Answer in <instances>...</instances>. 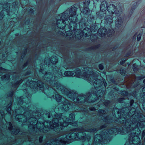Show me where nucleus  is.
<instances>
[{
	"label": "nucleus",
	"instance_id": "4d7b16f0",
	"mask_svg": "<svg viewBox=\"0 0 145 145\" xmlns=\"http://www.w3.org/2000/svg\"><path fill=\"white\" fill-rule=\"evenodd\" d=\"M42 70L41 69V70H40V72H42V73L43 74H44V72H42Z\"/></svg>",
	"mask_w": 145,
	"mask_h": 145
},
{
	"label": "nucleus",
	"instance_id": "f3484780",
	"mask_svg": "<svg viewBox=\"0 0 145 145\" xmlns=\"http://www.w3.org/2000/svg\"><path fill=\"white\" fill-rule=\"evenodd\" d=\"M82 32L83 35L86 37L90 35L91 30L88 27H86L84 29Z\"/></svg>",
	"mask_w": 145,
	"mask_h": 145
},
{
	"label": "nucleus",
	"instance_id": "a19ab883",
	"mask_svg": "<svg viewBox=\"0 0 145 145\" xmlns=\"http://www.w3.org/2000/svg\"><path fill=\"white\" fill-rule=\"evenodd\" d=\"M89 109L91 111H94L96 110L95 108L94 107H92L89 108Z\"/></svg>",
	"mask_w": 145,
	"mask_h": 145
},
{
	"label": "nucleus",
	"instance_id": "7ed1b4c3",
	"mask_svg": "<svg viewBox=\"0 0 145 145\" xmlns=\"http://www.w3.org/2000/svg\"><path fill=\"white\" fill-rule=\"evenodd\" d=\"M124 108L121 110H118L117 114L118 115V121L123 125V128L120 126H118L117 129H115L112 133H117L120 132L121 135H124L127 133L129 135V137L128 141L124 145H144L141 143L139 137L138 135H139L141 131L139 128H142L145 127V121H143L145 117L144 115L137 116L134 114L136 111L135 108H133L130 110L129 112L131 113V112H133V114L132 115V118L134 119L126 120L124 117H122L123 116H126L127 113H123V111Z\"/></svg>",
	"mask_w": 145,
	"mask_h": 145
},
{
	"label": "nucleus",
	"instance_id": "2f4dec72",
	"mask_svg": "<svg viewBox=\"0 0 145 145\" xmlns=\"http://www.w3.org/2000/svg\"><path fill=\"white\" fill-rule=\"evenodd\" d=\"M141 35V33H140L138 35H137V40L139 41L140 40Z\"/></svg>",
	"mask_w": 145,
	"mask_h": 145
},
{
	"label": "nucleus",
	"instance_id": "e433bc0d",
	"mask_svg": "<svg viewBox=\"0 0 145 145\" xmlns=\"http://www.w3.org/2000/svg\"><path fill=\"white\" fill-rule=\"evenodd\" d=\"M43 136H41L39 137V141L40 142H41L42 141V138Z\"/></svg>",
	"mask_w": 145,
	"mask_h": 145
},
{
	"label": "nucleus",
	"instance_id": "37998d69",
	"mask_svg": "<svg viewBox=\"0 0 145 145\" xmlns=\"http://www.w3.org/2000/svg\"><path fill=\"white\" fill-rule=\"evenodd\" d=\"M47 115L48 116V118H50L51 117L50 113L49 112L47 113Z\"/></svg>",
	"mask_w": 145,
	"mask_h": 145
},
{
	"label": "nucleus",
	"instance_id": "dca6fc26",
	"mask_svg": "<svg viewBox=\"0 0 145 145\" xmlns=\"http://www.w3.org/2000/svg\"><path fill=\"white\" fill-rule=\"evenodd\" d=\"M58 137L57 138H53L51 139L50 140V143L49 144L48 143V142L44 145H59L58 144Z\"/></svg>",
	"mask_w": 145,
	"mask_h": 145
},
{
	"label": "nucleus",
	"instance_id": "2eb2a0df",
	"mask_svg": "<svg viewBox=\"0 0 145 145\" xmlns=\"http://www.w3.org/2000/svg\"><path fill=\"white\" fill-rule=\"evenodd\" d=\"M9 127H8V129L11 131L12 133L15 135H16L19 133L20 131L19 129L16 128L14 129L12 128V123L11 122L9 123Z\"/></svg>",
	"mask_w": 145,
	"mask_h": 145
},
{
	"label": "nucleus",
	"instance_id": "5fc2aeb1",
	"mask_svg": "<svg viewBox=\"0 0 145 145\" xmlns=\"http://www.w3.org/2000/svg\"><path fill=\"white\" fill-rule=\"evenodd\" d=\"M3 17V15H2L1 16V19H2Z\"/></svg>",
	"mask_w": 145,
	"mask_h": 145
},
{
	"label": "nucleus",
	"instance_id": "9d476101",
	"mask_svg": "<svg viewBox=\"0 0 145 145\" xmlns=\"http://www.w3.org/2000/svg\"><path fill=\"white\" fill-rule=\"evenodd\" d=\"M26 84L27 85L32 88H34L37 87L42 88L44 86L42 83L39 80L37 82L33 80H30L29 82H26Z\"/></svg>",
	"mask_w": 145,
	"mask_h": 145
},
{
	"label": "nucleus",
	"instance_id": "c85d7f7f",
	"mask_svg": "<svg viewBox=\"0 0 145 145\" xmlns=\"http://www.w3.org/2000/svg\"><path fill=\"white\" fill-rule=\"evenodd\" d=\"M121 95L123 96H127L128 94V93L126 91H123L121 92Z\"/></svg>",
	"mask_w": 145,
	"mask_h": 145
},
{
	"label": "nucleus",
	"instance_id": "a18cd8bd",
	"mask_svg": "<svg viewBox=\"0 0 145 145\" xmlns=\"http://www.w3.org/2000/svg\"><path fill=\"white\" fill-rule=\"evenodd\" d=\"M0 71H7V70H6V69L3 68L2 67H1L0 68Z\"/></svg>",
	"mask_w": 145,
	"mask_h": 145
},
{
	"label": "nucleus",
	"instance_id": "72a5a7b5",
	"mask_svg": "<svg viewBox=\"0 0 145 145\" xmlns=\"http://www.w3.org/2000/svg\"><path fill=\"white\" fill-rule=\"evenodd\" d=\"M123 100H124L123 98H119L118 99V101L120 103H123Z\"/></svg>",
	"mask_w": 145,
	"mask_h": 145
},
{
	"label": "nucleus",
	"instance_id": "9b49d317",
	"mask_svg": "<svg viewBox=\"0 0 145 145\" xmlns=\"http://www.w3.org/2000/svg\"><path fill=\"white\" fill-rule=\"evenodd\" d=\"M62 101V103L63 104L62 107V109L65 111L68 110L71 105L70 102L66 99H63Z\"/></svg>",
	"mask_w": 145,
	"mask_h": 145
},
{
	"label": "nucleus",
	"instance_id": "39448f33",
	"mask_svg": "<svg viewBox=\"0 0 145 145\" xmlns=\"http://www.w3.org/2000/svg\"><path fill=\"white\" fill-rule=\"evenodd\" d=\"M54 78L53 76L50 72H46L44 75L43 78L44 80L46 81V84L47 85L48 87L47 88L44 89L42 91V92L45 94L47 96L50 98H54V94L55 93V96L56 101L59 102H63L62 101L63 99L65 98L62 97V96L58 93L57 92L59 91L57 89L54 87V86H56V82H58L57 81L54 80V79L57 80V78H62L64 76L62 73L61 71L59 69L56 70L54 71Z\"/></svg>",
	"mask_w": 145,
	"mask_h": 145
},
{
	"label": "nucleus",
	"instance_id": "bf43d9fd",
	"mask_svg": "<svg viewBox=\"0 0 145 145\" xmlns=\"http://www.w3.org/2000/svg\"><path fill=\"white\" fill-rule=\"evenodd\" d=\"M135 93V92H133V94L134 95H135V94H134V93Z\"/></svg>",
	"mask_w": 145,
	"mask_h": 145
},
{
	"label": "nucleus",
	"instance_id": "69168bd1",
	"mask_svg": "<svg viewBox=\"0 0 145 145\" xmlns=\"http://www.w3.org/2000/svg\"><path fill=\"white\" fill-rule=\"evenodd\" d=\"M84 3V4H86V2Z\"/></svg>",
	"mask_w": 145,
	"mask_h": 145
},
{
	"label": "nucleus",
	"instance_id": "20e7f679",
	"mask_svg": "<svg viewBox=\"0 0 145 145\" xmlns=\"http://www.w3.org/2000/svg\"><path fill=\"white\" fill-rule=\"evenodd\" d=\"M86 125H83L81 128L72 129L68 133L61 132L58 137V144L59 145H65L73 141L80 140H89L90 137L86 135L85 131L93 132L97 131L96 128L88 129Z\"/></svg>",
	"mask_w": 145,
	"mask_h": 145
},
{
	"label": "nucleus",
	"instance_id": "052dcab7",
	"mask_svg": "<svg viewBox=\"0 0 145 145\" xmlns=\"http://www.w3.org/2000/svg\"><path fill=\"white\" fill-rule=\"evenodd\" d=\"M74 18H72V20H74Z\"/></svg>",
	"mask_w": 145,
	"mask_h": 145
},
{
	"label": "nucleus",
	"instance_id": "aec40b11",
	"mask_svg": "<svg viewBox=\"0 0 145 145\" xmlns=\"http://www.w3.org/2000/svg\"><path fill=\"white\" fill-rule=\"evenodd\" d=\"M112 17L111 15L106 16L105 18V22L109 24L113 22Z\"/></svg>",
	"mask_w": 145,
	"mask_h": 145
},
{
	"label": "nucleus",
	"instance_id": "bb28decb",
	"mask_svg": "<svg viewBox=\"0 0 145 145\" xmlns=\"http://www.w3.org/2000/svg\"><path fill=\"white\" fill-rule=\"evenodd\" d=\"M68 125L70 124L72 126H76L77 125V124L76 122L74 121H72L71 122H68Z\"/></svg>",
	"mask_w": 145,
	"mask_h": 145
},
{
	"label": "nucleus",
	"instance_id": "603ef678",
	"mask_svg": "<svg viewBox=\"0 0 145 145\" xmlns=\"http://www.w3.org/2000/svg\"><path fill=\"white\" fill-rule=\"evenodd\" d=\"M30 12H31V13H32V12H33V9H31V10H30Z\"/></svg>",
	"mask_w": 145,
	"mask_h": 145
},
{
	"label": "nucleus",
	"instance_id": "6ab92c4d",
	"mask_svg": "<svg viewBox=\"0 0 145 145\" xmlns=\"http://www.w3.org/2000/svg\"><path fill=\"white\" fill-rule=\"evenodd\" d=\"M73 32L74 33H73L74 34V37H75L76 38V37H79V36H79L80 37H81V36L82 35V31L80 29H77V30H73Z\"/></svg>",
	"mask_w": 145,
	"mask_h": 145
},
{
	"label": "nucleus",
	"instance_id": "f03ea898",
	"mask_svg": "<svg viewBox=\"0 0 145 145\" xmlns=\"http://www.w3.org/2000/svg\"><path fill=\"white\" fill-rule=\"evenodd\" d=\"M103 83L104 86H106L105 84L103 81L99 79H96L93 82L94 89H93L91 91V92H89L86 95L81 94L79 95L76 91L65 88L63 86L61 85L59 82H56V85L54 86V87L57 89L59 91L64 95H66L69 98L72 99L75 103L78 104L79 105L76 104L74 105V108L77 112H82L85 115L88 112L89 110L84 106H80L81 105H84L85 102H93L95 101L100 99H101L103 97L105 93V90H103L102 86Z\"/></svg>",
	"mask_w": 145,
	"mask_h": 145
},
{
	"label": "nucleus",
	"instance_id": "f704fd0d",
	"mask_svg": "<svg viewBox=\"0 0 145 145\" xmlns=\"http://www.w3.org/2000/svg\"><path fill=\"white\" fill-rule=\"evenodd\" d=\"M134 103V101L133 100H131L129 104V107H131L132 106L133 103Z\"/></svg>",
	"mask_w": 145,
	"mask_h": 145
},
{
	"label": "nucleus",
	"instance_id": "8fccbe9b",
	"mask_svg": "<svg viewBox=\"0 0 145 145\" xmlns=\"http://www.w3.org/2000/svg\"><path fill=\"white\" fill-rule=\"evenodd\" d=\"M27 63H26L24 65V67L26 66H27Z\"/></svg>",
	"mask_w": 145,
	"mask_h": 145
},
{
	"label": "nucleus",
	"instance_id": "393cba45",
	"mask_svg": "<svg viewBox=\"0 0 145 145\" xmlns=\"http://www.w3.org/2000/svg\"><path fill=\"white\" fill-rule=\"evenodd\" d=\"M10 75L8 74H6L3 76L1 77V78L3 80H7L10 78Z\"/></svg>",
	"mask_w": 145,
	"mask_h": 145
},
{
	"label": "nucleus",
	"instance_id": "ddd939ff",
	"mask_svg": "<svg viewBox=\"0 0 145 145\" xmlns=\"http://www.w3.org/2000/svg\"><path fill=\"white\" fill-rule=\"evenodd\" d=\"M23 81L22 79L19 80L16 83L12 84V88H14V90L12 91V92L10 93L8 95V97H11L13 95L14 91L16 90L18 86L22 83Z\"/></svg>",
	"mask_w": 145,
	"mask_h": 145
},
{
	"label": "nucleus",
	"instance_id": "4c0bfd02",
	"mask_svg": "<svg viewBox=\"0 0 145 145\" xmlns=\"http://www.w3.org/2000/svg\"><path fill=\"white\" fill-rule=\"evenodd\" d=\"M27 139H26V140H27L29 141H33V139L32 138H32H31L29 137H27Z\"/></svg>",
	"mask_w": 145,
	"mask_h": 145
},
{
	"label": "nucleus",
	"instance_id": "79ce46f5",
	"mask_svg": "<svg viewBox=\"0 0 145 145\" xmlns=\"http://www.w3.org/2000/svg\"><path fill=\"white\" fill-rule=\"evenodd\" d=\"M107 126V125L106 124H104V125L101 126L100 127V129H102L103 128H104L105 127H106Z\"/></svg>",
	"mask_w": 145,
	"mask_h": 145
},
{
	"label": "nucleus",
	"instance_id": "473e14b6",
	"mask_svg": "<svg viewBox=\"0 0 145 145\" xmlns=\"http://www.w3.org/2000/svg\"><path fill=\"white\" fill-rule=\"evenodd\" d=\"M120 73L122 75H124L125 74V71L123 69H120Z\"/></svg>",
	"mask_w": 145,
	"mask_h": 145
},
{
	"label": "nucleus",
	"instance_id": "a211bd4d",
	"mask_svg": "<svg viewBox=\"0 0 145 145\" xmlns=\"http://www.w3.org/2000/svg\"><path fill=\"white\" fill-rule=\"evenodd\" d=\"M107 3L106 2L104 1L101 2L100 6V9L102 11L106 10L107 8Z\"/></svg>",
	"mask_w": 145,
	"mask_h": 145
},
{
	"label": "nucleus",
	"instance_id": "774afa93",
	"mask_svg": "<svg viewBox=\"0 0 145 145\" xmlns=\"http://www.w3.org/2000/svg\"><path fill=\"white\" fill-rule=\"evenodd\" d=\"M35 134L36 135H37V134L36 133H35Z\"/></svg>",
	"mask_w": 145,
	"mask_h": 145
},
{
	"label": "nucleus",
	"instance_id": "1a4fd4ad",
	"mask_svg": "<svg viewBox=\"0 0 145 145\" xmlns=\"http://www.w3.org/2000/svg\"><path fill=\"white\" fill-rule=\"evenodd\" d=\"M98 35L103 37L107 35L108 37H110L113 33L114 31L109 29H106L105 28H100L98 31Z\"/></svg>",
	"mask_w": 145,
	"mask_h": 145
},
{
	"label": "nucleus",
	"instance_id": "6e6552de",
	"mask_svg": "<svg viewBox=\"0 0 145 145\" xmlns=\"http://www.w3.org/2000/svg\"><path fill=\"white\" fill-rule=\"evenodd\" d=\"M118 129L117 127H114L107 130H104L101 133V135L99 134L97 135L94 136V142L98 144H107L110 142L111 139L110 135L116 133H112L111 132L114 131L115 129Z\"/></svg>",
	"mask_w": 145,
	"mask_h": 145
},
{
	"label": "nucleus",
	"instance_id": "412c9836",
	"mask_svg": "<svg viewBox=\"0 0 145 145\" xmlns=\"http://www.w3.org/2000/svg\"><path fill=\"white\" fill-rule=\"evenodd\" d=\"M73 31H67L66 32V37L68 38H71L74 37Z\"/></svg>",
	"mask_w": 145,
	"mask_h": 145
},
{
	"label": "nucleus",
	"instance_id": "f257e3e1",
	"mask_svg": "<svg viewBox=\"0 0 145 145\" xmlns=\"http://www.w3.org/2000/svg\"><path fill=\"white\" fill-rule=\"evenodd\" d=\"M25 97H21L16 99L17 103H15L18 106L15 113L16 115L15 120L19 122L24 123L28 125V127L30 130L34 132H42L44 133L47 132L50 128L52 129L57 132H61L63 127L68 125V122L69 120H72L75 118L74 114L72 113L69 115L68 118L66 116L61 114H57L55 111L52 112L51 115L53 118L52 121H46L42 123L37 122V118L33 117H30V95L27 92L25 93Z\"/></svg>",
	"mask_w": 145,
	"mask_h": 145
},
{
	"label": "nucleus",
	"instance_id": "864d4df0",
	"mask_svg": "<svg viewBox=\"0 0 145 145\" xmlns=\"http://www.w3.org/2000/svg\"><path fill=\"white\" fill-rule=\"evenodd\" d=\"M94 36H93L92 35H91L90 37V39L91 40H93V39H91V37H93Z\"/></svg>",
	"mask_w": 145,
	"mask_h": 145
},
{
	"label": "nucleus",
	"instance_id": "c756f323",
	"mask_svg": "<svg viewBox=\"0 0 145 145\" xmlns=\"http://www.w3.org/2000/svg\"><path fill=\"white\" fill-rule=\"evenodd\" d=\"M104 104L106 106H107L110 104V102L108 100L105 101V102H103Z\"/></svg>",
	"mask_w": 145,
	"mask_h": 145
},
{
	"label": "nucleus",
	"instance_id": "5701e85b",
	"mask_svg": "<svg viewBox=\"0 0 145 145\" xmlns=\"http://www.w3.org/2000/svg\"><path fill=\"white\" fill-rule=\"evenodd\" d=\"M80 9L81 12L83 13L84 14L88 15L90 12V10L88 7H85L82 10L81 7L80 8Z\"/></svg>",
	"mask_w": 145,
	"mask_h": 145
},
{
	"label": "nucleus",
	"instance_id": "13d9d810",
	"mask_svg": "<svg viewBox=\"0 0 145 145\" xmlns=\"http://www.w3.org/2000/svg\"><path fill=\"white\" fill-rule=\"evenodd\" d=\"M2 73L1 71H0V75Z\"/></svg>",
	"mask_w": 145,
	"mask_h": 145
},
{
	"label": "nucleus",
	"instance_id": "3c124183",
	"mask_svg": "<svg viewBox=\"0 0 145 145\" xmlns=\"http://www.w3.org/2000/svg\"><path fill=\"white\" fill-rule=\"evenodd\" d=\"M125 61H123V62H121V61L120 62V64L121 65H122L123 64V63H124Z\"/></svg>",
	"mask_w": 145,
	"mask_h": 145
},
{
	"label": "nucleus",
	"instance_id": "7c9ffc66",
	"mask_svg": "<svg viewBox=\"0 0 145 145\" xmlns=\"http://www.w3.org/2000/svg\"><path fill=\"white\" fill-rule=\"evenodd\" d=\"M142 138H144V141L145 142V129L143 131L142 134Z\"/></svg>",
	"mask_w": 145,
	"mask_h": 145
},
{
	"label": "nucleus",
	"instance_id": "4be33fe9",
	"mask_svg": "<svg viewBox=\"0 0 145 145\" xmlns=\"http://www.w3.org/2000/svg\"><path fill=\"white\" fill-rule=\"evenodd\" d=\"M50 62L52 64H55L58 62V58L56 56H52Z\"/></svg>",
	"mask_w": 145,
	"mask_h": 145
},
{
	"label": "nucleus",
	"instance_id": "e2e57ef3",
	"mask_svg": "<svg viewBox=\"0 0 145 145\" xmlns=\"http://www.w3.org/2000/svg\"><path fill=\"white\" fill-rule=\"evenodd\" d=\"M27 138H25V140H26V139H27Z\"/></svg>",
	"mask_w": 145,
	"mask_h": 145
},
{
	"label": "nucleus",
	"instance_id": "a878e982",
	"mask_svg": "<svg viewBox=\"0 0 145 145\" xmlns=\"http://www.w3.org/2000/svg\"><path fill=\"white\" fill-rule=\"evenodd\" d=\"M103 120L104 121L107 123H109L111 120L110 119H109L108 117H104Z\"/></svg>",
	"mask_w": 145,
	"mask_h": 145
},
{
	"label": "nucleus",
	"instance_id": "b1692460",
	"mask_svg": "<svg viewBox=\"0 0 145 145\" xmlns=\"http://www.w3.org/2000/svg\"><path fill=\"white\" fill-rule=\"evenodd\" d=\"M13 101L12 100H11L7 107V108H6L7 111V112L9 114H10L11 112V106L12 105V103Z\"/></svg>",
	"mask_w": 145,
	"mask_h": 145
},
{
	"label": "nucleus",
	"instance_id": "f8f14e48",
	"mask_svg": "<svg viewBox=\"0 0 145 145\" xmlns=\"http://www.w3.org/2000/svg\"><path fill=\"white\" fill-rule=\"evenodd\" d=\"M107 9L109 13L110 14H113L115 13L116 15L118 14L116 13V8L115 6L112 4L110 5L108 7Z\"/></svg>",
	"mask_w": 145,
	"mask_h": 145
},
{
	"label": "nucleus",
	"instance_id": "ea45409f",
	"mask_svg": "<svg viewBox=\"0 0 145 145\" xmlns=\"http://www.w3.org/2000/svg\"><path fill=\"white\" fill-rule=\"evenodd\" d=\"M133 69L134 71H135L137 70V68L136 66V64H134L133 65Z\"/></svg>",
	"mask_w": 145,
	"mask_h": 145
},
{
	"label": "nucleus",
	"instance_id": "09e8293b",
	"mask_svg": "<svg viewBox=\"0 0 145 145\" xmlns=\"http://www.w3.org/2000/svg\"><path fill=\"white\" fill-rule=\"evenodd\" d=\"M64 67L65 69H67L68 68H71L70 67Z\"/></svg>",
	"mask_w": 145,
	"mask_h": 145
},
{
	"label": "nucleus",
	"instance_id": "338daca9",
	"mask_svg": "<svg viewBox=\"0 0 145 145\" xmlns=\"http://www.w3.org/2000/svg\"><path fill=\"white\" fill-rule=\"evenodd\" d=\"M25 91H26L27 92V90H25Z\"/></svg>",
	"mask_w": 145,
	"mask_h": 145
},
{
	"label": "nucleus",
	"instance_id": "de8ad7c7",
	"mask_svg": "<svg viewBox=\"0 0 145 145\" xmlns=\"http://www.w3.org/2000/svg\"><path fill=\"white\" fill-rule=\"evenodd\" d=\"M90 2V1L89 0H88V1H87V4L89 5V4Z\"/></svg>",
	"mask_w": 145,
	"mask_h": 145
},
{
	"label": "nucleus",
	"instance_id": "4468645a",
	"mask_svg": "<svg viewBox=\"0 0 145 145\" xmlns=\"http://www.w3.org/2000/svg\"><path fill=\"white\" fill-rule=\"evenodd\" d=\"M116 16L117 18L115 20V25L117 27H120L123 23V20L121 17L118 16V14L116 15Z\"/></svg>",
	"mask_w": 145,
	"mask_h": 145
},
{
	"label": "nucleus",
	"instance_id": "423d86ee",
	"mask_svg": "<svg viewBox=\"0 0 145 145\" xmlns=\"http://www.w3.org/2000/svg\"><path fill=\"white\" fill-rule=\"evenodd\" d=\"M77 8L75 7H71L69 9L67 10L63 13L59 15L58 19L57 21L56 24L57 27L61 29H63L65 27L67 23H69L68 21V18L71 22L69 24L70 26L72 24L75 28L76 26V22L78 18L76 15Z\"/></svg>",
	"mask_w": 145,
	"mask_h": 145
},
{
	"label": "nucleus",
	"instance_id": "6e6d98bb",
	"mask_svg": "<svg viewBox=\"0 0 145 145\" xmlns=\"http://www.w3.org/2000/svg\"><path fill=\"white\" fill-rule=\"evenodd\" d=\"M143 83L145 84V79L143 80Z\"/></svg>",
	"mask_w": 145,
	"mask_h": 145
},
{
	"label": "nucleus",
	"instance_id": "680f3d73",
	"mask_svg": "<svg viewBox=\"0 0 145 145\" xmlns=\"http://www.w3.org/2000/svg\"><path fill=\"white\" fill-rule=\"evenodd\" d=\"M136 34H135V35H134V37H136Z\"/></svg>",
	"mask_w": 145,
	"mask_h": 145
},
{
	"label": "nucleus",
	"instance_id": "c9c22d12",
	"mask_svg": "<svg viewBox=\"0 0 145 145\" xmlns=\"http://www.w3.org/2000/svg\"><path fill=\"white\" fill-rule=\"evenodd\" d=\"M145 77V76H138V77H137V79L138 80H141L143 78H144Z\"/></svg>",
	"mask_w": 145,
	"mask_h": 145
},
{
	"label": "nucleus",
	"instance_id": "c03bdc74",
	"mask_svg": "<svg viewBox=\"0 0 145 145\" xmlns=\"http://www.w3.org/2000/svg\"><path fill=\"white\" fill-rule=\"evenodd\" d=\"M0 113L1 116L3 117L4 115V112L3 111H0Z\"/></svg>",
	"mask_w": 145,
	"mask_h": 145
},
{
	"label": "nucleus",
	"instance_id": "0e129e2a",
	"mask_svg": "<svg viewBox=\"0 0 145 145\" xmlns=\"http://www.w3.org/2000/svg\"><path fill=\"white\" fill-rule=\"evenodd\" d=\"M96 1H99V0H96Z\"/></svg>",
	"mask_w": 145,
	"mask_h": 145
},
{
	"label": "nucleus",
	"instance_id": "49530a36",
	"mask_svg": "<svg viewBox=\"0 0 145 145\" xmlns=\"http://www.w3.org/2000/svg\"><path fill=\"white\" fill-rule=\"evenodd\" d=\"M59 33L60 34H61V35H63L64 34V33H63V32H61V31L59 32Z\"/></svg>",
	"mask_w": 145,
	"mask_h": 145
},
{
	"label": "nucleus",
	"instance_id": "0eeeda50",
	"mask_svg": "<svg viewBox=\"0 0 145 145\" xmlns=\"http://www.w3.org/2000/svg\"><path fill=\"white\" fill-rule=\"evenodd\" d=\"M87 69V67L84 68V70L82 71L78 69H76L75 71V74L72 71H66L64 73V76L67 77L74 76L76 75L78 78L86 80L91 84H93L94 80L97 79L96 77L99 76V73L97 71L93 72V71L88 73L85 70Z\"/></svg>",
	"mask_w": 145,
	"mask_h": 145
},
{
	"label": "nucleus",
	"instance_id": "cd10ccee",
	"mask_svg": "<svg viewBox=\"0 0 145 145\" xmlns=\"http://www.w3.org/2000/svg\"><path fill=\"white\" fill-rule=\"evenodd\" d=\"M105 111L103 110H100L98 111L99 115L101 116H102L103 114H105Z\"/></svg>",
	"mask_w": 145,
	"mask_h": 145
},
{
	"label": "nucleus",
	"instance_id": "58836bf2",
	"mask_svg": "<svg viewBox=\"0 0 145 145\" xmlns=\"http://www.w3.org/2000/svg\"><path fill=\"white\" fill-rule=\"evenodd\" d=\"M99 69H100L101 70L103 69V65L101 64H100L99 65Z\"/></svg>",
	"mask_w": 145,
	"mask_h": 145
}]
</instances>
